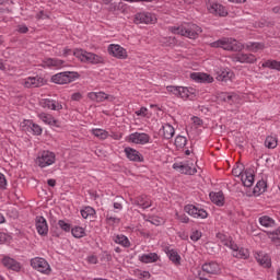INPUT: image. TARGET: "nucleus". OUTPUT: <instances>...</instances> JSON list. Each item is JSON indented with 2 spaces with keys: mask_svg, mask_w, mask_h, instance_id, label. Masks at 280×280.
I'll list each match as a JSON object with an SVG mask.
<instances>
[{
  "mask_svg": "<svg viewBox=\"0 0 280 280\" xmlns=\"http://www.w3.org/2000/svg\"><path fill=\"white\" fill-rule=\"evenodd\" d=\"M168 32L172 34H178L179 36H186V38H191L196 40L200 34H202V28L194 23H185L180 26H171L168 27Z\"/></svg>",
  "mask_w": 280,
  "mask_h": 280,
  "instance_id": "1",
  "label": "nucleus"
},
{
  "mask_svg": "<svg viewBox=\"0 0 280 280\" xmlns=\"http://www.w3.org/2000/svg\"><path fill=\"white\" fill-rule=\"evenodd\" d=\"M210 47H214L215 49L221 48L225 51H242L244 49V44L231 37H222L217 42H212Z\"/></svg>",
  "mask_w": 280,
  "mask_h": 280,
  "instance_id": "2",
  "label": "nucleus"
},
{
  "mask_svg": "<svg viewBox=\"0 0 280 280\" xmlns=\"http://www.w3.org/2000/svg\"><path fill=\"white\" fill-rule=\"evenodd\" d=\"M73 56L78 58L81 62H89L90 65H105L106 59L101 55L95 52H89L82 48H77L73 50Z\"/></svg>",
  "mask_w": 280,
  "mask_h": 280,
  "instance_id": "3",
  "label": "nucleus"
},
{
  "mask_svg": "<svg viewBox=\"0 0 280 280\" xmlns=\"http://www.w3.org/2000/svg\"><path fill=\"white\" fill-rule=\"evenodd\" d=\"M79 78L80 73L75 71H65L52 75L51 82H54V84H71V82H75Z\"/></svg>",
  "mask_w": 280,
  "mask_h": 280,
  "instance_id": "4",
  "label": "nucleus"
},
{
  "mask_svg": "<svg viewBox=\"0 0 280 280\" xmlns=\"http://www.w3.org/2000/svg\"><path fill=\"white\" fill-rule=\"evenodd\" d=\"M30 264L33 270H37V272H40L42 275H51V266H49V262L45 258H32Z\"/></svg>",
  "mask_w": 280,
  "mask_h": 280,
  "instance_id": "5",
  "label": "nucleus"
},
{
  "mask_svg": "<svg viewBox=\"0 0 280 280\" xmlns=\"http://www.w3.org/2000/svg\"><path fill=\"white\" fill-rule=\"evenodd\" d=\"M36 163L39 167H49V165L56 163V153L51 151H42L36 159Z\"/></svg>",
  "mask_w": 280,
  "mask_h": 280,
  "instance_id": "6",
  "label": "nucleus"
},
{
  "mask_svg": "<svg viewBox=\"0 0 280 280\" xmlns=\"http://www.w3.org/2000/svg\"><path fill=\"white\" fill-rule=\"evenodd\" d=\"M109 56L117 58L118 60H126L128 58V51L126 48L121 47L119 44H110L107 47Z\"/></svg>",
  "mask_w": 280,
  "mask_h": 280,
  "instance_id": "7",
  "label": "nucleus"
},
{
  "mask_svg": "<svg viewBox=\"0 0 280 280\" xmlns=\"http://www.w3.org/2000/svg\"><path fill=\"white\" fill-rule=\"evenodd\" d=\"M185 213H188V215H191V218H200L201 220H206V218H209V212L202 208H198L194 205H186L184 207Z\"/></svg>",
  "mask_w": 280,
  "mask_h": 280,
  "instance_id": "8",
  "label": "nucleus"
},
{
  "mask_svg": "<svg viewBox=\"0 0 280 280\" xmlns=\"http://www.w3.org/2000/svg\"><path fill=\"white\" fill-rule=\"evenodd\" d=\"M133 23L136 25H141V23H144V25H153L156 23V15L152 13H137L133 19Z\"/></svg>",
  "mask_w": 280,
  "mask_h": 280,
  "instance_id": "9",
  "label": "nucleus"
},
{
  "mask_svg": "<svg viewBox=\"0 0 280 280\" xmlns=\"http://www.w3.org/2000/svg\"><path fill=\"white\" fill-rule=\"evenodd\" d=\"M22 84L25 89H38L40 86H44L45 79L39 75L28 77V78L24 79Z\"/></svg>",
  "mask_w": 280,
  "mask_h": 280,
  "instance_id": "10",
  "label": "nucleus"
},
{
  "mask_svg": "<svg viewBox=\"0 0 280 280\" xmlns=\"http://www.w3.org/2000/svg\"><path fill=\"white\" fill-rule=\"evenodd\" d=\"M35 226L38 235L42 237H47L49 233V225L47 224V220L44 217H36Z\"/></svg>",
  "mask_w": 280,
  "mask_h": 280,
  "instance_id": "11",
  "label": "nucleus"
},
{
  "mask_svg": "<svg viewBox=\"0 0 280 280\" xmlns=\"http://www.w3.org/2000/svg\"><path fill=\"white\" fill-rule=\"evenodd\" d=\"M234 60L244 65H255L257 57L253 54L238 52L234 56Z\"/></svg>",
  "mask_w": 280,
  "mask_h": 280,
  "instance_id": "12",
  "label": "nucleus"
},
{
  "mask_svg": "<svg viewBox=\"0 0 280 280\" xmlns=\"http://www.w3.org/2000/svg\"><path fill=\"white\" fill-rule=\"evenodd\" d=\"M190 78L194 82H199L201 84H211L213 82V77L205 72H192Z\"/></svg>",
  "mask_w": 280,
  "mask_h": 280,
  "instance_id": "13",
  "label": "nucleus"
},
{
  "mask_svg": "<svg viewBox=\"0 0 280 280\" xmlns=\"http://www.w3.org/2000/svg\"><path fill=\"white\" fill-rule=\"evenodd\" d=\"M129 141L131 143L145 145V143H150V136L148 133L135 132L129 136Z\"/></svg>",
  "mask_w": 280,
  "mask_h": 280,
  "instance_id": "14",
  "label": "nucleus"
},
{
  "mask_svg": "<svg viewBox=\"0 0 280 280\" xmlns=\"http://www.w3.org/2000/svg\"><path fill=\"white\" fill-rule=\"evenodd\" d=\"M1 262L4 268H8V270H13L14 272H19L21 270V262L9 256H4Z\"/></svg>",
  "mask_w": 280,
  "mask_h": 280,
  "instance_id": "15",
  "label": "nucleus"
},
{
  "mask_svg": "<svg viewBox=\"0 0 280 280\" xmlns=\"http://www.w3.org/2000/svg\"><path fill=\"white\" fill-rule=\"evenodd\" d=\"M125 154L129 161H133L135 163H143V155L140 154V152L136 149L127 147L125 148Z\"/></svg>",
  "mask_w": 280,
  "mask_h": 280,
  "instance_id": "16",
  "label": "nucleus"
},
{
  "mask_svg": "<svg viewBox=\"0 0 280 280\" xmlns=\"http://www.w3.org/2000/svg\"><path fill=\"white\" fill-rule=\"evenodd\" d=\"M88 97L92 102H97V103L106 102V100H110L113 102V100H115L114 96H110L105 92H90L88 94Z\"/></svg>",
  "mask_w": 280,
  "mask_h": 280,
  "instance_id": "17",
  "label": "nucleus"
},
{
  "mask_svg": "<svg viewBox=\"0 0 280 280\" xmlns=\"http://www.w3.org/2000/svg\"><path fill=\"white\" fill-rule=\"evenodd\" d=\"M210 14H215V16H226L229 12L226 11V8L224 5L213 2L208 7Z\"/></svg>",
  "mask_w": 280,
  "mask_h": 280,
  "instance_id": "18",
  "label": "nucleus"
},
{
  "mask_svg": "<svg viewBox=\"0 0 280 280\" xmlns=\"http://www.w3.org/2000/svg\"><path fill=\"white\" fill-rule=\"evenodd\" d=\"M133 205H137V207L141 209H150V207H152V199H150L148 195H140L135 198Z\"/></svg>",
  "mask_w": 280,
  "mask_h": 280,
  "instance_id": "19",
  "label": "nucleus"
},
{
  "mask_svg": "<svg viewBox=\"0 0 280 280\" xmlns=\"http://www.w3.org/2000/svg\"><path fill=\"white\" fill-rule=\"evenodd\" d=\"M173 170L179 171L182 174H188L189 176H194L198 172L196 167H191L188 164H183V162L174 163Z\"/></svg>",
  "mask_w": 280,
  "mask_h": 280,
  "instance_id": "20",
  "label": "nucleus"
},
{
  "mask_svg": "<svg viewBox=\"0 0 280 280\" xmlns=\"http://www.w3.org/2000/svg\"><path fill=\"white\" fill-rule=\"evenodd\" d=\"M255 259L262 268H270L272 266V259L268 254H264V252L256 253Z\"/></svg>",
  "mask_w": 280,
  "mask_h": 280,
  "instance_id": "21",
  "label": "nucleus"
},
{
  "mask_svg": "<svg viewBox=\"0 0 280 280\" xmlns=\"http://www.w3.org/2000/svg\"><path fill=\"white\" fill-rule=\"evenodd\" d=\"M40 104L43 108H49L50 110H62V104L51 98H44L42 100Z\"/></svg>",
  "mask_w": 280,
  "mask_h": 280,
  "instance_id": "22",
  "label": "nucleus"
},
{
  "mask_svg": "<svg viewBox=\"0 0 280 280\" xmlns=\"http://www.w3.org/2000/svg\"><path fill=\"white\" fill-rule=\"evenodd\" d=\"M233 71L221 68L217 71V80L219 82H229V80L233 79Z\"/></svg>",
  "mask_w": 280,
  "mask_h": 280,
  "instance_id": "23",
  "label": "nucleus"
},
{
  "mask_svg": "<svg viewBox=\"0 0 280 280\" xmlns=\"http://www.w3.org/2000/svg\"><path fill=\"white\" fill-rule=\"evenodd\" d=\"M244 187H253L255 183V174L252 170H246L241 177Z\"/></svg>",
  "mask_w": 280,
  "mask_h": 280,
  "instance_id": "24",
  "label": "nucleus"
},
{
  "mask_svg": "<svg viewBox=\"0 0 280 280\" xmlns=\"http://www.w3.org/2000/svg\"><path fill=\"white\" fill-rule=\"evenodd\" d=\"M159 259L160 257L156 253L142 254L139 256V261H141V264H156Z\"/></svg>",
  "mask_w": 280,
  "mask_h": 280,
  "instance_id": "25",
  "label": "nucleus"
},
{
  "mask_svg": "<svg viewBox=\"0 0 280 280\" xmlns=\"http://www.w3.org/2000/svg\"><path fill=\"white\" fill-rule=\"evenodd\" d=\"M202 271L207 275H218L220 272V265L218 262H206L202 265Z\"/></svg>",
  "mask_w": 280,
  "mask_h": 280,
  "instance_id": "26",
  "label": "nucleus"
},
{
  "mask_svg": "<svg viewBox=\"0 0 280 280\" xmlns=\"http://www.w3.org/2000/svg\"><path fill=\"white\" fill-rule=\"evenodd\" d=\"M176 130L174 127L170 124H165L161 129H160V135L163 137V139H172L174 137Z\"/></svg>",
  "mask_w": 280,
  "mask_h": 280,
  "instance_id": "27",
  "label": "nucleus"
},
{
  "mask_svg": "<svg viewBox=\"0 0 280 280\" xmlns=\"http://www.w3.org/2000/svg\"><path fill=\"white\" fill-rule=\"evenodd\" d=\"M178 97H180L182 100L194 101V100H196V93H194V89L180 86Z\"/></svg>",
  "mask_w": 280,
  "mask_h": 280,
  "instance_id": "28",
  "label": "nucleus"
},
{
  "mask_svg": "<svg viewBox=\"0 0 280 280\" xmlns=\"http://www.w3.org/2000/svg\"><path fill=\"white\" fill-rule=\"evenodd\" d=\"M210 200L213 205H217V207H224V192H210Z\"/></svg>",
  "mask_w": 280,
  "mask_h": 280,
  "instance_id": "29",
  "label": "nucleus"
},
{
  "mask_svg": "<svg viewBox=\"0 0 280 280\" xmlns=\"http://www.w3.org/2000/svg\"><path fill=\"white\" fill-rule=\"evenodd\" d=\"M37 117L48 126H58V120L51 114L39 113Z\"/></svg>",
  "mask_w": 280,
  "mask_h": 280,
  "instance_id": "30",
  "label": "nucleus"
},
{
  "mask_svg": "<svg viewBox=\"0 0 280 280\" xmlns=\"http://www.w3.org/2000/svg\"><path fill=\"white\" fill-rule=\"evenodd\" d=\"M166 255L175 266H180V255L176 249H170V247H167Z\"/></svg>",
  "mask_w": 280,
  "mask_h": 280,
  "instance_id": "31",
  "label": "nucleus"
},
{
  "mask_svg": "<svg viewBox=\"0 0 280 280\" xmlns=\"http://www.w3.org/2000/svg\"><path fill=\"white\" fill-rule=\"evenodd\" d=\"M265 45L264 43H258V42H249L248 44H246V49H248V51H253L254 54H257V51H261L262 49H265Z\"/></svg>",
  "mask_w": 280,
  "mask_h": 280,
  "instance_id": "32",
  "label": "nucleus"
},
{
  "mask_svg": "<svg viewBox=\"0 0 280 280\" xmlns=\"http://www.w3.org/2000/svg\"><path fill=\"white\" fill-rule=\"evenodd\" d=\"M45 67H57L60 68L62 65H65V61L61 59H56V58H47L44 60Z\"/></svg>",
  "mask_w": 280,
  "mask_h": 280,
  "instance_id": "33",
  "label": "nucleus"
},
{
  "mask_svg": "<svg viewBox=\"0 0 280 280\" xmlns=\"http://www.w3.org/2000/svg\"><path fill=\"white\" fill-rule=\"evenodd\" d=\"M115 244H119L120 246H124L125 248H130V241L126 235H116L114 237Z\"/></svg>",
  "mask_w": 280,
  "mask_h": 280,
  "instance_id": "34",
  "label": "nucleus"
},
{
  "mask_svg": "<svg viewBox=\"0 0 280 280\" xmlns=\"http://www.w3.org/2000/svg\"><path fill=\"white\" fill-rule=\"evenodd\" d=\"M259 224L265 226V229H272V226H275V221L272 218L264 215L259 218Z\"/></svg>",
  "mask_w": 280,
  "mask_h": 280,
  "instance_id": "35",
  "label": "nucleus"
},
{
  "mask_svg": "<svg viewBox=\"0 0 280 280\" xmlns=\"http://www.w3.org/2000/svg\"><path fill=\"white\" fill-rule=\"evenodd\" d=\"M261 67L264 69H276V71H280V61L267 60L261 65Z\"/></svg>",
  "mask_w": 280,
  "mask_h": 280,
  "instance_id": "36",
  "label": "nucleus"
},
{
  "mask_svg": "<svg viewBox=\"0 0 280 280\" xmlns=\"http://www.w3.org/2000/svg\"><path fill=\"white\" fill-rule=\"evenodd\" d=\"M279 141L277 140V137L268 136L265 140V145L269 150H275L277 148Z\"/></svg>",
  "mask_w": 280,
  "mask_h": 280,
  "instance_id": "37",
  "label": "nucleus"
},
{
  "mask_svg": "<svg viewBox=\"0 0 280 280\" xmlns=\"http://www.w3.org/2000/svg\"><path fill=\"white\" fill-rule=\"evenodd\" d=\"M26 126H27V128H30V130H32L33 135H37V136L43 135V128L40 126L34 124L33 121L27 120Z\"/></svg>",
  "mask_w": 280,
  "mask_h": 280,
  "instance_id": "38",
  "label": "nucleus"
},
{
  "mask_svg": "<svg viewBox=\"0 0 280 280\" xmlns=\"http://www.w3.org/2000/svg\"><path fill=\"white\" fill-rule=\"evenodd\" d=\"M92 135L102 141L108 139V131L104 129H92Z\"/></svg>",
  "mask_w": 280,
  "mask_h": 280,
  "instance_id": "39",
  "label": "nucleus"
},
{
  "mask_svg": "<svg viewBox=\"0 0 280 280\" xmlns=\"http://www.w3.org/2000/svg\"><path fill=\"white\" fill-rule=\"evenodd\" d=\"M233 257H236L237 259H248V249L238 248L237 250L233 252Z\"/></svg>",
  "mask_w": 280,
  "mask_h": 280,
  "instance_id": "40",
  "label": "nucleus"
},
{
  "mask_svg": "<svg viewBox=\"0 0 280 280\" xmlns=\"http://www.w3.org/2000/svg\"><path fill=\"white\" fill-rule=\"evenodd\" d=\"M71 233H72L73 237H77L78 240H80V237H84L86 235L84 228H81V226L72 228Z\"/></svg>",
  "mask_w": 280,
  "mask_h": 280,
  "instance_id": "41",
  "label": "nucleus"
},
{
  "mask_svg": "<svg viewBox=\"0 0 280 280\" xmlns=\"http://www.w3.org/2000/svg\"><path fill=\"white\" fill-rule=\"evenodd\" d=\"M81 215L84 218V220L93 218V215H95V209L92 207H85L83 210H81Z\"/></svg>",
  "mask_w": 280,
  "mask_h": 280,
  "instance_id": "42",
  "label": "nucleus"
},
{
  "mask_svg": "<svg viewBox=\"0 0 280 280\" xmlns=\"http://www.w3.org/2000/svg\"><path fill=\"white\" fill-rule=\"evenodd\" d=\"M217 238L220 240L223 246H231V237L226 236L225 234L219 232L217 233Z\"/></svg>",
  "mask_w": 280,
  "mask_h": 280,
  "instance_id": "43",
  "label": "nucleus"
},
{
  "mask_svg": "<svg viewBox=\"0 0 280 280\" xmlns=\"http://www.w3.org/2000/svg\"><path fill=\"white\" fill-rule=\"evenodd\" d=\"M176 148H185L187 145V138L184 136H177L175 138Z\"/></svg>",
  "mask_w": 280,
  "mask_h": 280,
  "instance_id": "44",
  "label": "nucleus"
},
{
  "mask_svg": "<svg viewBox=\"0 0 280 280\" xmlns=\"http://www.w3.org/2000/svg\"><path fill=\"white\" fill-rule=\"evenodd\" d=\"M58 226L61 231H65V233H69L71 231V224L67 223L65 220H59Z\"/></svg>",
  "mask_w": 280,
  "mask_h": 280,
  "instance_id": "45",
  "label": "nucleus"
},
{
  "mask_svg": "<svg viewBox=\"0 0 280 280\" xmlns=\"http://www.w3.org/2000/svg\"><path fill=\"white\" fill-rule=\"evenodd\" d=\"M166 91L168 93H173V95H176V97H179L180 95V86L168 85L166 86Z\"/></svg>",
  "mask_w": 280,
  "mask_h": 280,
  "instance_id": "46",
  "label": "nucleus"
},
{
  "mask_svg": "<svg viewBox=\"0 0 280 280\" xmlns=\"http://www.w3.org/2000/svg\"><path fill=\"white\" fill-rule=\"evenodd\" d=\"M202 237V232L198 230H192L190 234L191 242H198Z\"/></svg>",
  "mask_w": 280,
  "mask_h": 280,
  "instance_id": "47",
  "label": "nucleus"
},
{
  "mask_svg": "<svg viewBox=\"0 0 280 280\" xmlns=\"http://www.w3.org/2000/svg\"><path fill=\"white\" fill-rule=\"evenodd\" d=\"M233 176H241L244 175V167L243 166H236L232 170Z\"/></svg>",
  "mask_w": 280,
  "mask_h": 280,
  "instance_id": "48",
  "label": "nucleus"
},
{
  "mask_svg": "<svg viewBox=\"0 0 280 280\" xmlns=\"http://www.w3.org/2000/svg\"><path fill=\"white\" fill-rule=\"evenodd\" d=\"M8 188V179H5V175L3 173H0V189H7Z\"/></svg>",
  "mask_w": 280,
  "mask_h": 280,
  "instance_id": "49",
  "label": "nucleus"
},
{
  "mask_svg": "<svg viewBox=\"0 0 280 280\" xmlns=\"http://www.w3.org/2000/svg\"><path fill=\"white\" fill-rule=\"evenodd\" d=\"M136 115L138 117H145V115H148V108L141 107L139 110L136 112Z\"/></svg>",
  "mask_w": 280,
  "mask_h": 280,
  "instance_id": "50",
  "label": "nucleus"
},
{
  "mask_svg": "<svg viewBox=\"0 0 280 280\" xmlns=\"http://www.w3.org/2000/svg\"><path fill=\"white\" fill-rule=\"evenodd\" d=\"M237 98V95L235 94H226L224 97V102H228V104H233V100Z\"/></svg>",
  "mask_w": 280,
  "mask_h": 280,
  "instance_id": "51",
  "label": "nucleus"
},
{
  "mask_svg": "<svg viewBox=\"0 0 280 280\" xmlns=\"http://www.w3.org/2000/svg\"><path fill=\"white\" fill-rule=\"evenodd\" d=\"M71 100L72 102H80V100H82V93L80 92H75L71 95Z\"/></svg>",
  "mask_w": 280,
  "mask_h": 280,
  "instance_id": "52",
  "label": "nucleus"
},
{
  "mask_svg": "<svg viewBox=\"0 0 280 280\" xmlns=\"http://www.w3.org/2000/svg\"><path fill=\"white\" fill-rule=\"evenodd\" d=\"M18 32L20 34H27L30 32V28L26 25H20L18 26Z\"/></svg>",
  "mask_w": 280,
  "mask_h": 280,
  "instance_id": "53",
  "label": "nucleus"
},
{
  "mask_svg": "<svg viewBox=\"0 0 280 280\" xmlns=\"http://www.w3.org/2000/svg\"><path fill=\"white\" fill-rule=\"evenodd\" d=\"M264 187H266V182L259 180V182L256 184L255 191H261V189H264Z\"/></svg>",
  "mask_w": 280,
  "mask_h": 280,
  "instance_id": "54",
  "label": "nucleus"
},
{
  "mask_svg": "<svg viewBox=\"0 0 280 280\" xmlns=\"http://www.w3.org/2000/svg\"><path fill=\"white\" fill-rule=\"evenodd\" d=\"M178 220H180L183 224H189V217H187V214L178 215Z\"/></svg>",
  "mask_w": 280,
  "mask_h": 280,
  "instance_id": "55",
  "label": "nucleus"
},
{
  "mask_svg": "<svg viewBox=\"0 0 280 280\" xmlns=\"http://www.w3.org/2000/svg\"><path fill=\"white\" fill-rule=\"evenodd\" d=\"M139 279H150V277H152V275H150V271H142L139 273Z\"/></svg>",
  "mask_w": 280,
  "mask_h": 280,
  "instance_id": "56",
  "label": "nucleus"
},
{
  "mask_svg": "<svg viewBox=\"0 0 280 280\" xmlns=\"http://www.w3.org/2000/svg\"><path fill=\"white\" fill-rule=\"evenodd\" d=\"M228 246V248H231L233 250V253H235V250H238L240 247H237V245H235V243H233V241H230V245H225Z\"/></svg>",
  "mask_w": 280,
  "mask_h": 280,
  "instance_id": "57",
  "label": "nucleus"
},
{
  "mask_svg": "<svg viewBox=\"0 0 280 280\" xmlns=\"http://www.w3.org/2000/svg\"><path fill=\"white\" fill-rule=\"evenodd\" d=\"M5 242H8V236L0 232V244H5Z\"/></svg>",
  "mask_w": 280,
  "mask_h": 280,
  "instance_id": "58",
  "label": "nucleus"
},
{
  "mask_svg": "<svg viewBox=\"0 0 280 280\" xmlns=\"http://www.w3.org/2000/svg\"><path fill=\"white\" fill-rule=\"evenodd\" d=\"M107 222H112V224H115V222H119L118 218L115 217H108L106 218Z\"/></svg>",
  "mask_w": 280,
  "mask_h": 280,
  "instance_id": "59",
  "label": "nucleus"
},
{
  "mask_svg": "<svg viewBox=\"0 0 280 280\" xmlns=\"http://www.w3.org/2000/svg\"><path fill=\"white\" fill-rule=\"evenodd\" d=\"M88 261L89 264H97V258L96 256H90L88 257Z\"/></svg>",
  "mask_w": 280,
  "mask_h": 280,
  "instance_id": "60",
  "label": "nucleus"
},
{
  "mask_svg": "<svg viewBox=\"0 0 280 280\" xmlns=\"http://www.w3.org/2000/svg\"><path fill=\"white\" fill-rule=\"evenodd\" d=\"M114 209H118V211H121L124 209V206L119 202H114Z\"/></svg>",
  "mask_w": 280,
  "mask_h": 280,
  "instance_id": "61",
  "label": "nucleus"
},
{
  "mask_svg": "<svg viewBox=\"0 0 280 280\" xmlns=\"http://www.w3.org/2000/svg\"><path fill=\"white\" fill-rule=\"evenodd\" d=\"M47 185H48L49 187H54V186L56 185V179H48V180H47Z\"/></svg>",
  "mask_w": 280,
  "mask_h": 280,
  "instance_id": "62",
  "label": "nucleus"
},
{
  "mask_svg": "<svg viewBox=\"0 0 280 280\" xmlns=\"http://www.w3.org/2000/svg\"><path fill=\"white\" fill-rule=\"evenodd\" d=\"M71 51H72L71 48H65L63 56L67 57V56L71 55Z\"/></svg>",
  "mask_w": 280,
  "mask_h": 280,
  "instance_id": "63",
  "label": "nucleus"
},
{
  "mask_svg": "<svg viewBox=\"0 0 280 280\" xmlns=\"http://www.w3.org/2000/svg\"><path fill=\"white\" fill-rule=\"evenodd\" d=\"M272 12H273L275 14H280V5L275 7V8L272 9Z\"/></svg>",
  "mask_w": 280,
  "mask_h": 280,
  "instance_id": "64",
  "label": "nucleus"
}]
</instances>
